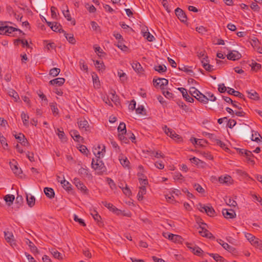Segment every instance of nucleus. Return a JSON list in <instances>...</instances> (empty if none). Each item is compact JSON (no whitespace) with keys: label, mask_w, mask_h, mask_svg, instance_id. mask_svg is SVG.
I'll use <instances>...</instances> for the list:
<instances>
[{"label":"nucleus","mask_w":262,"mask_h":262,"mask_svg":"<svg viewBox=\"0 0 262 262\" xmlns=\"http://www.w3.org/2000/svg\"><path fill=\"white\" fill-rule=\"evenodd\" d=\"M24 202V199L21 195H17L16 200L15 204H17V208H19L20 206L23 204Z\"/></svg>","instance_id":"51"},{"label":"nucleus","mask_w":262,"mask_h":262,"mask_svg":"<svg viewBox=\"0 0 262 262\" xmlns=\"http://www.w3.org/2000/svg\"><path fill=\"white\" fill-rule=\"evenodd\" d=\"M64 36L66 38V39L68 40V41L72 43V44H75L76 42V40L74 37V35L73 34H68L66 32L64 31Z\"/></svg>","instance_id":"36"},{"label":"nucleus","mask_w":262,"mask_h":262,"mask_svg":"<svg viewBox=\"0 0 262 262\" xmlns=\"http://www.w3.org/2000/svg\"><path fill=\"white\" fill-rule=\"evenodd\" d=\"M119 133H126V125L124 122H121L118 127Z\"/></svg>","instance_id":"46"},{"label":"nucleus","mask_w":262,"mask_h":262,"mask_svg":"<svg viewBox=\"0 0 262 262\" xmlns=\"http://www.w3.org/2000/svg\"><path fill=\"white\" fill-rule=\"evenodd\" d=\"M15 197L12 194H7L4 197V200L8 206H10L14 201Z\"/></svg>","instance_id":"34"},{"label":"nucleus","mask_w":262,"mask_h":262,"mask_svg":"<svg viewBox=\"0 0 262 262\" xmlns=\"http://www.w3.org/2000/svg\"><path fill=\"white\" fill-rule=\"evenodd\" d=\"M91 214L93 216V219L96 221L98 225L99 226H101L103 225L102 222H101V217L98 213L97 211L96 210H93L91 213Z\"/></svg>","instance_id":"22"},{"label":"nucleus","mask_w":262,"mask_h":262,"mask_svg":"<svg viewBox=\"0 0 262 262\" xmlns=\"http://www.w3.org/2000/svg\"><path fill=\"white\" fill-rule=\"evenodd\" d=\"M227 59L231 60H236L242 57L241 54L237 51H230L227 55Z\"/></svg>","instance_id":"10"},{"label":"nucleus","mask_w":262,"mask_h":262,"mask_svg":"<svg viewBox=\"0 0 262 262\" xmlns=\"http://www.w3.org/2000/svg\"><path fill=\"white\" fill-rule=\"evenodd\" d=\"M51 29L55 32H59L60 33H63L64 31L62 29V26L60 24L56 22L53 23V26L51 27Z\"/></svg>","instance_id":"27"},{"label":"nucleus","mask_w":262,"mask_h":262,"mask_svg":"<svg viewBox=\"0 0 262 262\" xmlns=\"http://www.w3.org/2000/svg\"><path fill=\"white\" fill-rule=\"evenodd\" d=\"M206 226H202V225H200V228L201 229V230L199 231L200 234L202 236L206 237L210 239L215 238L213 234L206 229Z\"/></svg>","instance_id":"8"},{"label":"nucleus","mask_w":262,"mask_h":262,"mask_svg":"<svg viewBox=\"0 0 262 262\" xmlns=\"http://www.w3.org/2000/svg\"><path fill=\"white\" fill-rule=\"evenodd\" d=\"M227 93L229 95H233L234 96L239 97V98H240L241 99H243L244 100H245V98L244 97V95L243 94H242L241 93H240L238 91H236L234 90L232 88H230L228 87Z\"/></svg>","instance_id":"18"},{"label":"nucleus","mask_w":262,"mask_h":262,"mask_svg":"<svg viewBox=\"0 0 262 262\" xmlns=\"http://www.w3.org/2000/svg\"><path fill=\"white\" fill-rule=\"evenodd\" d=\"M74 183L77 188L80 190V191L84 193L87 194L88 192V190L86 188V186L83 184L82 182H81L79 179L75 178L74 179Z\"/></svg>","instance_id":"6"},{"label":"nucleus","mask_w":262,"mask_h":262,"mask_svg":"<svg viewBox=\"0 0 262 262\" xmlns=\"http://www.w3.org/2000/svg\"><path fill=\"white\" fill-rule=\"evenodd\" d=\"M196 99L199 101L201 102V103H204V104H206L208 102V99H207V96L204 95L200 92L199 93V95Z\"/></svg>","instance_id":"30"},{"label":"nucleus","mask_w":262,"mask_h":262,"mask_svg":"<svg viewBox=\"0 0 262 262\" xmlns=\"http://www.w3.org/2000/svg\"><path fill=\"white\" fill-rule=\"evenodd\" d=\"M218 91L221 93H224L226 91L227 92L228 88L225 86L224 83H220L218 85Z\"/></svg>","instance_id":"58"},{"label":"nucleus","mask_w":262,"mask_h":262,"mask_svg":"<svg viewBox=\"0 0 262 262\" xmlns=\"http://www.w3.org/2000/svg\"><path fill=\"white\" fill-rule=\"evenodd\" d=\"M143 37L146 38L149 41H153L155 39V37L151 35L148 31H142Z\"/></svg>","instance_id":"41"},{"label":"nucleus","mask_w":262,"mask_h":262,"mask_svg":"<svg viewBox=\"0 0 262 262\" xmlns=\"http://www.w3.org/2000/svg\"><path fill=\"white\" fill-rule=\"evenodd\" d=\"M117 46L119 48L123 51H126L128 49V48L123 44V41L122 40H118Z\"/></svg>","instance_id":"60"},{"label":"nucleus","mask_w":262,"mask_h":262,"mask_svg":"<svg viewBox=\"0 0 262 262\" xmlns=\"http://www.w3.org/2000/svg\"><path fill=\"white\" fill-rule=\"evenodd\" d=\"M250 43L257 52L262 54V47L259 46L260 43L257 38L253 37V38L251 39Z\"/></svg>","instance_id":"12"},{"label":"nucleus","mask_w":262,"mask_h":262,"mask_svg":"<svg viewBox=\"0 0 262 262\" xmlns=\"http://www.w3.org/2000/svg\"><path fill=\"white\" fill-rule=\"evenodd\" d=\"M124 133H119L118 138L119 139L125 143H128L129 142L128 140L126 138V136H124Z\"/></svg>","instance_id":"61"},{"label":"nucleus","mask_w":262,"mask_h":262,"mask_svg":"<svg viewBox=\"0 0 262 262\" xmlns=\"http://www.w3.org/2000/svg\"><path fill=\"white\" fill-rule=\"evenodd\" d=\"M216 262H227L225 258L218 254L209 253Z\"/></svg>","instance_id":"31"},{"label":"nucleus","mask_w":262,"mask_h":262,"mask_svg":"<svg viewBox=\"0 0 262 262\" xmlns=\"http://www.w3.org/2000/svg\"><path fill=\"white\" fill-rule=\"evenodd\" d=\"M178 90L182 93L183 98L186 101L189 102H193L194 99L188 94L186 89L184 88H178Z\"/></svg>","instance_id":"13"},{"label":"nucleus","mask_w":262,"mask_h":262,"mask_svg":"<svg viewBox=\"0 0 262 262\" xmlns=\"http://www.w3.org/2000/svg\"><path fill=\"white\" fill-rule=\"evenodd\" d=\"M250 138L252 141L257 142L262 141V137L257 132H254V133H252L251 137Z\"/></svg>","instance_id":"32"},{"label":"nucleus","mask_w":262,"mask_h":262,"mask_svg":"<svg viewBox=\"0 0 262 262\" xmlns=\"http://www.w3.org/2000/svg\"><path fill=\"white\" fill-rule=\"evenodd\" d=\"M65 79L63 78H57L51 80L49 81V83L53 85L61 86L65 82Z\"/></svg>","instance_id":"20"},{"label":"nucleus","mask_w":262,"mask_h":262,"mask_svg":"<svg viewBox=\"0 0 262 262\" xmlns=\"http://www.w3.org/2000/svg\"><path fill=\"white\" fill-rule=\"evenodd\" d=\"M60 69L57 68H54L50 70L49 74L53 77L57 76L60 73Z\"/></svg>","instance_id":"54"},{"label":"nucleus","mask_w":262,"mask_h":262,"mask_svg":"<svg viewBox=\"0 0 262 262\" xmlns=\"http://www.w3.org/2000/svg\"><path fill=\"white\" fill-rule=\"evenodd\" d=\"M237 151L241 155L245 156L248 161L253 162V161L251 160V158L253 157L254 156L250 151L240 148H237Z\"/></svg>","instance_id":"9"},{"label":"nucleus","mask_w":262,"mask_h":262,"mask_svg":"<svg viewBox=\"0 0 262 262\" xmlns=\"http://www.w3.org/2000/svg\"><path fill=\"white\" fill-rule=\"evenodd\" d=\"M57 104L56 103H51L50 106L51 108L52 112L54 115L58 114V110L56 106Z\"/></svg>","instance_id":"56"},{"label":"nucleus","mask_w":262,"mask_h":262,"mask_svg":"<svg viewBox=\"0 0 262 262\" xmlns=\"http://www.w3.org/2000/svg\"><path fill=\"white\" fill-rule=\"evenodd\" d=\"M27 203L30 207H32L34 206L35 203V197L31 194H26Z\"/></svg>","instance_id":"21"},{"label":"nucleus","mask_w":262,"mask_h":262,"mask_svg":"<svg viewBox=\"0 0 262 262\" xmlns=\"http://www.w3.org/2000/svg\"><path fill=\"white\" fill-rule=\"evenodd\" d=\"M254 132L248 124H241L237 128L236 134L245 139H249L251 133Z\"/></svg>","instance_id":"2"},{"label":"nucleus","mask_w":262,"mask_h":262,"mask_svg":"<svg viewBox=\"0 0 262 262\" xmlns=\"http://www.w3.org/2000/svg\"><path fill=\"white\" fill-rule=\"evenodd\" d=\"M44 192L46 195L49 199H52L54 198L55 192L53 189L52 188L45 187L44 188Z\"/></svg>","instance_id":"24"},{"label":"nucleus","mask_w":262,"mask_h":262,"mask_svg":"<svg viewBox=\"0 0 262 262\" xmlns=\"http://www.w3.org/2000/svg\"><path fill=\"white\" fill-rule=\"evenodd\" d=\"M27 244L29 246L31 252L33 253H38V250L37 248L34 245V244L30 241L29 239H27L26 242Z\"/></svg>","instance_id":"35"},{"label":"nucleus","mask_w":262,"mask_h":262,"mask_svg":"<svg viewBox=\"0 0 262 262\" xmlns=\"http://www.w3.org/2000/svg\"><path fill=\"white\" fill-rule=\"evenodd\" d=\"M163 236L165 238H168L174 243H182L183 241V238L179 235L173 234L170 233H164Z\"/></svg>","instance_id":"4"},{"label":"nucleus","mask_w":262,"mask_h":262,"mask_svg":"<svg viewBox=\"0 0 262 262\" xmlns=\"http://www.w3.org/2000/svg\"><path fill=\"white\" fill-rule=\"evenodd\" d=\"M146 193V187L145 186H142L140 187V190L138 193L137 196L138 199L139 201H141L143 199V196L144 194Z\"/></svg>","instance_id":"38"},{"label":"nucleus","mask_w":262,"mask_h":262,"mask_svg":"<svg viewBox=\"0 0 262 262\" xmlns=\"http://www.w3.org/2000/svg\"><path fill=\"white\" fill-rule=\"evenodd\" d=\"M158 80L159 82L155 85V86L160 85L161 89H163L164 86L167 85L168 83V80L165 78H159Z\"/></svg>","instance_id":"33"},{"label":"nucleus","mask_w":262,"mask_h":262,"mask_svg":"<svg viewBox=\"0 0 262 262\" xmlns=\"http://www.w3.org/2000/svg\"><path fill=\"white\" fill-rule=\"evenodd\" d=\"M102 204L106 208H107L110 211L115 213L117 215H119L122 214V212L121 210L117 208L115 206H114L112 204L107 203L106 201H102Z\"/></svg>","instance_id":"7"},{"label":"nucleus","mask_w":262,"mask_h":262,"mask_svg":"<svg viewBox=\"0 0 262 262\" xmlns=\"http://www.w3.org/2000/svg\"><path fill=\"white\" fill-rule=\"evenodd\" d=\"M191 142L195 145V144H196V145H199L201 146H204V144L205 143H207V142L206 140H204V139H197L195 138H193V137H191L190 139Z\"/></svg>","instance_id":"23"},{"label":"nucleus","mask_w":262,"mask_h":262,"mask_svg":"<svg viewBox=\"0 0 262 262\" xmlns=\"http://www.w3.org/2000/svg\"><path fill=\"white\" fill-rule=\"evenodd\" d=\"M14 31H18L19 32V33L25 35V33L24 32H23V31L21 30H20V29L13 27H9V26H7V29H6V30L5 31V32H6V35H9V34H11Z\"/></svg>","instance_id":"26"},{"label":"nucleus","mask_w":262,"mask_h":262,"mask_svg":"<svg viewBox=\"0 0 262 262\" xmlns=\"http://www.w3.org/2000/svg\"><path fill=\"white\" fill-rule=\"evenodd\" d=\"M119 187L122 189L123 192L125 194V195L129 196L132 194V192L129 188L127 186V184H125V187H123V186H120Z\"/></svg>","instance_id":"47"},{"label":"nucleus","mask_w":262,"mask_h":262,"mask_svg":"<svg viewBox=\"0 0 262 262\" xmlns=\"http://www.w3.org/2000/svg\"><path fill=\"white\" fill-rule=\"evenodd\" d=\"M21 119L23 120L24 124L25 126H28L29 124V116L27 114H25L24 112H23L21 114Z\"/></svg>","instance_id":"50"},{"label":"nucleus","mask_w":262,"mask_h":262,"mask_svg":"<svg viewBox=\"0 0 262 262\" xmlns=\"http://www.w3.org/2000/svg\"><path fill=\"white\" fill-rule=\"evenodd\" d=\"M125 135L126 136L127 139L129 140L130 139L133 143H135L136 137L133 133H132L131 131L126 132V133H125Z\"/></svg>","instance_id":"45"},{"label":"nucleus","mask_w":262,"mask_h":262,"mask_svg":"<svg viewBox=\"0 0 262 262\" xmlns=\"http://www.w3.org/2000/svg\"><path fill=\"white\" fill-rule=\"evenodd\" d=\"M71 135L74 140L78 141L79 139L81 138L78 133V132L76 130H71L70 132Z\"/></svg>","instance_id":"44"},{"label":"nucleus","mask_w":262,"mask_h":262,"mask_svg":"<svg viewBox=\"0 0 262 262\" xmlns=\"http://www.w3.org/2000/svg\"><path fill=\"white\" fill-rule=\"evenodd\" d=\"M231 177L229 176H226L225 177H220L219 178V181L221 183H227L230 181Z\"/></svg>","instance_id":"49"},{"label":"nucleus","mask_w":262,"mask_h":262,"mask_svg":"<svg viewBox=\"0 0 262 262\" xmlns=\"http://www.w3.org/2000/svg\"><path fill=\"white\" fill-rule=\"evenodd\" d=\"M96 158L93 159L92 161V167L96 170L98 173L102 174L106 170V168L101 160V157L95 156Z\"/></svg>","instance_id":"1"},{"label":"nucleus","mask_w":262,"mask_h":262,"mask_svg":"<svg viewBox=\"0 0 262 262\" xmlns=\"http://www.w3.org/2000/svg\"><path fill=\"white\" fill-rule=\"evenodd\" d=\"M118 75L122 82H124L127 79L126 74L123 72L122 70H120L118 72Z\"/></svg>","instance_id":"57"},{"label":"nucleus","mask_w":262,"mask_h":262,"mask_svg":"<svg viewBox=\"0 0 262 262\" xmlns=\"http://www.w3.org/2000/svg\"><path fill=\"white\" fill-rule=\"evenodd\" d=\"M61 184H62V187L67 191H70L72 190V185L68 181H66L63 178V180H61Z\"/></svg>","instance_id":"40"},{"label":"nucleus","mask_w":262,"mask_h":262,"mask_svg":"<svg viewBox=\"0 0 262 262\" xmlns=\"http://www.w3.org/2000/svg\"><path fill=\"white\" fill-rule=\"evenodd\" d=\"M119 160L120 161L121 164L124 167L129 168V164L130 163L126 157H124L123 155H122V156H119Z\"/></svg>","instance_id":"28"},{"label":"nucleus","mask_w":262,"mask_h":262,"mask_svg":"<svg viewBox=\"0 0 262 262\" xmlns=\"http://www.w3.org/2000/svg\"><path fill=\"white\" fill-rule=\"evenodd\" d=\"M97 148L99 149V150L97 151V148H95V150H93V152L95 156H99L101 157H103L104 156V152H105V147L104 145H103L102 148L101 149V150H100L101 148V146L99 145L97 147Z\"/></svg>","instance_id":"25"},{"label":"nucleus","mask_w":262,"mask_h":262,"mask_svg":"<svg viewBox=\"0 0 262 262\" xmlns=\"http://www.w3.org/2000/svg\"><path fill=\"white\" fill-rule=\"evenodd\" d=\"M217 242L222 245V246L226 250L230 252H234L235 251V249L231 246H230L227 243L224 242L222 239H217Z\"/></svg>","instance_id":"17"},{"label":"nucleus","mask_w":262,"mask_h":262,"mask_svg":"<svg viewBox=\"0 0 262 262\" xmlns=\"http://www.w3.org/2000/svg\"><path fill=\"white\" fill-rule=\"evenodd\" d=\"M132 66L134 70L138 73L141 72L143 70V68L140 63L137 61L133 62Z\"/></svg>","instance_id":"39"},{"label":"nucleus","mask_w":262,"mask_h":262,"mask_svg":"<svg viewBox=\"0 0 262 262\" xmlns=\"http://www.w3.org/2000/svg\"><path fill=\"white\" fill-rule=\"evenodd\" d=\"M154 69L156 71H157L160 73L166 72V71L167 70L166 67L164 65H163V66L159 65L158 66H155L154 67Z\"/></svg>","instance_id":"52"},{"label":"nucleus","mask_w":262,"mask_h":262,"mask_svg":"<svg viewBox=\"0 0 262 262\" xmlns=\"http://www.w3.org/2000/svg\"><path fill=\"white\" fill-rule=\"evenodd\" d=\"M222 214L226 219H233L236 216L235 211L232 209H223Z\"/></svg>","instance_id":"11"},{"label":"nucleus","mask_w":262,"mask_h":262,"mask_svg":"<svg viewBox=\"0 0 262 262\" xmlns=\"http://www.w3.org/2000/svg\"><path fill=\"white\" fill-rule=\"evenodd\" d=\"M175 14L179 20L182 23L187 22V17L184 11L180 8H177L175 10Z\"/></svg>","instance_id":"5"},{"label":"nucleus","mask_w":262,"mask_h":262,"mask_svg":"<svg viewBox=\"0 0 262 262\" xmlns=\"http://www.w3.org/2000/svg\"><path fill=\"white\" fill-rule=\"evenodd\" d=\"M78 124L79 128L82 131H89L90 129L89 123L85 120L79 121Z\"/></svg>","instance_id":"16"},{"label":"nucleus","mask_w":262,"mask_h":262,"mask_svg":"<svg viewBox=\"0 0 262 262\" xmlns=\"http://www.w3.org/2000/svg\"><path fill=\"white\" fill-rule=\"evenodd\" d=\"M16 164L17 162L13 160L12 162H10V166L14 173L16 175L19 176L22 173V170L21 168L18 167Z\"/></svg>","instance_id":"14"},{"label":"nucleus","mask_w":262,"mask_h":262,"mask_svg":"<svg viewBox=\"0 0 262 262\" xmlns=\"http://www.w3.org/2000/svg\"><path fill=\"white\" fill-rule=\"evenodd\" d=\"M246 92L250 99L254 100H258L259 99V95L255 91L251 90L250 91H246Z\"/></svg>","instance_id":"19"},{"label":"nucleus","mask_w":262,"mask_h":262,"mask_svg":"<svg viewBox=\"0 0 262 262\" xmlns=\"http://www.w3.org/2000/svg\"><path fill=\"white\" fill-rule=\"evenodd\" d=\"M189 92L192 97L196 98L199 95L200 91L194 87H191L189 89Z\"/></svg>","instance_id":"43"},{"label":"nucleus","mask_w":262,"mask_h":262,"mask_svg":"<svg viewBox=\"0 0 262 262\" xmlns=\"http://www.w3.org/2000/svg\"><path fill=\"white\" fill-rule=\"evenodd\" d=\"M162 90V94L165 97H166L167 98H168V99L171 98L173 97V94L172 93L169 92L168 91L165 90L164 88Z\"/></svg>","instance_id":"59"},{"label":"nucleus","mask_w":262,"mask_h":262,"mask_svg":"<svg viewBox=\"0 0 262 262\" xmlns=\"http://www.w3.org/2000/svg\"><path fill=\"white\" fill-rule=\"evenodd\" d=\"M6 241L9 243L12 247L16 246V243L13 239V235L9 232H4Z\"/></svg>","instance_id":"15"},{"label":"nucleus","mask_w":262,"mask_h":262,"mask_svg":"<svg viewBox=\"0 0 262 262\" xmlns=\"http://www.w3.org/2000/svg\"><path fill=\"white\" fill-rule=\"evenodd\" d=\"M95 65L99 71H102L105 70V66L102 61L100 62V61L96 60L95 61Z\"/></svg>","instance_id":"42"},{"label":"nucleus","mask_w":262,"mask_h":262,"mask_svg":"<svg viewBox=\"0 0 262 262\" xmlns=\"http://www.w3.org/2000/svg\"><path fill=\"white\" fill-rule=\"evenodd\" d=\"M74 220L75 221V222H78L79 224L82 226H86V224H85L84 221L81 219H79L78 216L76 214H74Z\"/></svg>","instance_id":"63"},{"label":"nucleus","mask_w":262,"mask_h":262,"mask_svg":"<svg viewBox=\"0 0 262 262\" xmlns=\"http://www.w3.org/2000/svg\"><path fill=\"white\" fill-rule=\"evenodd\" d=\"M50 252L54 258H57L58 259H62V254L59 253L56 249H51L50 250Z\"/></svg>","instance_id":"37"},{"label":"nucleus","mask_w":262,"mask_h":262,"mask_svg":"<svg viewBox=\"0 0 262 262\" xmlns=\"http://www.w3.org/2000/svg\"><path fill=\"white\" fill-rule=\"evenodd\" d=\"M222 98L227 102L231 103L232 106L235 108H237L238 110H241L242 107L239 106H236V102L235 101H233L230 97L227 96H222Z\"/></svg>","instance_id":"29"},{"label":"nucleus","mask_w":262,"mask_h":262,"mask_svg":"<svg viewBox=\"0 0 262 262\" xmlns=\"http://www.w3.org/2000/svg\"><path fill=\"white\" fill-rule=\"evenodd\" d=\"M201 62L203 68L208 72H211L213 71V66L209 64V63L204 62V60H202Z\"/></svg>","instance_id":"53"},{"label":"nucleus","mask_w":262,"mask_h":262,"mask_svg":"<svg viewBox=\"0 0 262 262\" xmlns=\"http://www.w3.org/2000/svg\"><path fill=\"white\" fill-rule=\"evenodd\" d=\"M250 66L251 67L252 69L255 71H257L261 68V66L260 64L254 61L252 62L251 64H250Z\"/></svg>","instance_id":"55"},{"label":"nucleus","mask_w":262,"mask_h":262,"mask_svg":"<svg viewBox=\"0 0 262 262\" xmlns=\"http://www.w3.org/2000/svg\"><path fill=\"white\" fill-rule=\"evenodd\" d=\"M198 208L200 211L206 213L208 216H214L216 215V212L211 206H205L199 203L198 205Z\"/></svg>","instance_id":"3"},{"label":"nucleus","mask_w":262,"mask_h":262,"mask_svg":"<svg viewBox=\"0 0 262 262\" xmlns=\"http://www.w3.org/2000/svg\"><path fill=\"white\" fill-rule=\"evenodd\" d=\"M192 163L195 164L196 165H199L200 164H204V162L196 157H193L190 159Z\"/></svg>","instance_id":"64"},{"label":"nucleus","mask_w":262,"mask_h":262,"mask_svg":"<svg viewBox=\"0 0 262 262\" xmlns=\"http://www.w3.org/2000/svg\"><path fill=\"white\" fill-rule=\"evenodd\" d=\"M78 173L82 177H88L89 176L88 169L83 167H81L78 170Z\"/></svg>","instance_id":"48"},{"label":"nucleus","mask_w":262,"mask_h":262,"mask_svg":"<svg viewBox=\"0 0 262 262\" xmlns=\"http://www.w3.org/2000/svg\"><path fill=\"white\" fill-rule=\"evenodd\" d=\"M46 4L43 0H37L36 3V6L37 9H41L45 7Z\"/></svg>","instance_id":"62"}]
</instances>
